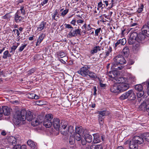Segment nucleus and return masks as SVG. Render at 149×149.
Segmentation results:
<instances>
[{
  "instance_id": "6",
  "label": "nucleus",
  "mask_w": 149,
  "mask_h": 149,
  "mask_svg": "<svg viewBox=\"0 0 149 149\" xmlns=\"http://www.w3.org/2000/svg\"><path fill=\"white\" fill-rule=\"evenodd\" d=\"M89 67L87 66H85L81 68L80 69L77 71V72L83 77H86L89 72L88 69Z\"/></svg>"
},
{
  "instance_id": "48",
  "label": "nucleus",
  "mask_w": 149,
  "mask_h": 149,
  "mask_svg": "<svg viewBox=\"0 0 149 149\" xmlns=\"http://www.w3.org/2000/svg\"><path fill=\"white\" fill-rule=\"evenodd\" d=\"M106 111H101L99 112V116H101L102 117L103 116H105L106 114Z\"/></svg>"
},
{
  "instance_id": "16",
  "label": "nucleus",
  "mask_w": 149,
  "mask_h": 149,
  "mask_svg": "<svg viewBox=\"0 0 149 149\" xmlns=\"http://www.w3.org/2000/svg\"><path fill=\"white\" fill-rule=\"evenodd\" d=\"M58 9H56L53 12L51 15L52 17V20H55L57 21L59 18V14L58 13Z\"/></svg>"
},
{
  "instance_id": "59",
  "label": "nucleus",
  "mask_w": 149,
  "mask_h": 149,
  "mask_svg": "<svg viewBox=\"0 0 149 149\" xmlns=\"http://www.w3.org/2000/svg\"><path fill=\"white\" fill-rule=\"evenodd\" d=\"M81 143L82 145H84L86 144L87 141H86V140L84 139H81Z\"/></svg>"
},
{
  "instance_id": "61",
  "label": "nucleus",
  "mask_w": 149,
  "mask_h": 149,
  "mask_svg": "<svg viewBox=\"0 0 149 149\" xmlns=\"http://www.w3.org/2000/svg\"><path fill=\"white\" fill-rule=\"evenodd\" d=\"M35 71V69L33 68H32L29 71V74H31L33 73Z\"/></svg>"
},
{
  "instance_id": "26",
  "label": "nucleus",
  "mask_w": 149,
  "mask_h": 149,
  "mask_svg": "<svg viewBox=\"0 0 149 149\" xmlns=\"http://www.w3.org/2000/svg\"><path fill=\"white\" fill-rule=\"evenodd\" d=\"M19 45V43H17L15 44V45H13L11 47V50L10 51V52L11 53L12 55H13L15 52V50L17 47Z\"/></svg>"
},
{
  "instance_id": "37",
  "label": "nucleus",
  "mask_w": 149,
  "mask_h": 149,
  "mask_svg": "<svg viewBox=\"0 0 149 149\" xmlns=\"http://www.w3.org/2000/svg\"><path fill=\"white\" fill-rule=\"evenodd\" d=\"M143 137L144 139L149 142V133H146L143 134Z\"/></svg>"
},
{
  "instance_id": "38",
  "label": "nucleus",
  "mask_w": 149,
  "mask_h": 149,
  "mask_svg": "<svg viewBox=\"0 0 149 149\" xmlns=\"http://www.w3.org/2000/svg\"><path fill=\"white\" fill-rule=\"evenodd\" d=\"M88 75H89L91 78H95L97 77L95 73L90 71H89V72L88 73Z\"/></svg>"
},
{
  "instance_id": "52",
  "label": "nucleus",
  "mask_w": 149,
  "mask_h": 149,
  "mask_svg": "<svg viewBox=\"0 0 149 149\" xmlns=\"http://www.w3.org/2000/svg\"><path fill=\"white\" fill-rule=\"evenodd\" d=\"M138 24L136 23L132 24L130 25L131 27H133L132 28H138Z\"/></svg>"
},
{
  "instance_id": "62",
  "label": "nucleus",
  "mask_w": 149,
  "mask_h": 149,
  "mask_svg": "<svg viewBox=\"0 0 149 149\" xmlns=\"http://www.w3.org/2000/svg\"><path fill=\"white\" fill-rule=\"evenodd\" d=\"M103 4L102 3L101 1L98 3L97 6L98 8H101L102 7Z\"/></svg>"
},
{
  "instance_id": "63",
  "label": "nucleus",
  "mask_w": 149,
  "mask_h": 149,
  "mask_svg": "<svg viewBox=\"0 0 149 149\" xmlns=\"http://www.w3.org/2000/svg\"><path fill=\"white\" fill-rule=\"evenodd\" d=\"M48 0H44L41 3L42 6H43L45 4H46L48 1Z\"/></svg>"
},
{
  "instance_id": "3",
  "label": "nucleus",
  "mask_w": 149,
  "mask_h": 149,
  "mask_svg": "<svg viewBox=\"0 0 149 149\" xmlns=\"http://www.w3.org/2000/svg\"><path fill=\"white\" fill-rule=\"evenodd\" d=\"M26 111L24 109L17 111L14 116L13 122L16 125H19L22 122L26 120Z\"/></svg>"
},
{
  "instance_id": "9",
  "label": "nucleus",
  "mask_w": 149,
  "mask_h": 149,
  "mask_svg": "<svg viewBox=\"0 0 149 149\" xmlns=\"http://www.w3.org/2000/svg\"><path fill=\"white\" fill-rule=\"evenodd\" d=\"M14 20L16 23H19L23 21L24 17L21 16L19 10H17L14 15Z\"/></svg>"
},
{
  "instance_id": "49",
  "label": "nucleus",
  "mask_w": 149,
  "mask_h": 149,
  "mask_svg": "<svg viewBox=\"0 0 149 149\" xmlns=\"http://www.w3.org/2000/svg\"><path fill=\"white\" fill-rule=\"evenodd\" d=\"M120 41L119 40H118L117 42L115 43L114 47L115 48H117L120 46Z\"/></svg>"
},
{
  "instance_id": "39",
  "label": "nucleus",
  "mask_w": 149,
  "mask_h": 149,
  "mask_svg": "<svg viewBox=\"0 0 149 149\" xmlns=\"http://www.w3.org/2000/svg\"><path fill=\"white\" fill-rule=\"evenodd\" d=\"M123 52L124 54L128 55L129 53V49L128 47H126L123 49Z\"/></svg>"
},
{
  "instance_id": "56",
  "label": "nucleus",
  "mask_w": 149,
  "mask_h": 149,
  "mask_svg": "<svg viewBox=\"0 0 149 149\" xmlns=\"http://www.w3.org/2000/svg\"><path fill=\"white\" fill-rule=\"evenodd\" d=\"M35 96V93H31L29 94L28 97L29 98L33 99Z\"/></svg>"
},
{
  "instance_id": "47",
  "label": "nucleus",
  "mask_w": 149,
  "mask_h": 149,
  "mask_svg": "<svg viewBox=\"0 0 149 149\" xmlns=\"http://www.w3.org/2000/svg\"><path fill=\"white\" fill-rule=\"evenodd\" d=\"M69 10L66 9L64 10L61 13V15L62 16H64L68 12Z\"/></svg>"
},
{
  "instance_id": "45",
  "label": "nucleus",
  "mask_w": 149,
  "mask_h": 149,
  "mask_svg": "<svg viewBox=\"0 0 149 149\" xmlns=\"http://www.w3.org/2000/svg\"><path fill=\"white\" fill-rule=\"evenodd\" d=\"M81 29H76L74 30L75 33V36H77L78 35H79L80 36L81 35Z\"/></svg>"
},
{
  "instance_id": "31",
  "label": "nucleus",
  "mask_w": 149,
  "mask_h": 149,
  "mask_svg": "<svg viewBox=\"0 0 149 149\" xmlns=\"http://www.w3.org/2000/svg\"><path fill=\"white\" fill-rule=\"evenodd\" d=\"M100 47L99 46H96L94 47L93 49L91 51V53L92 54H94L97 53L98 51H100Z\"/></svg>"
},
{
  "instance_id": "21",
  "label": "nucleus",
  "mask_w": 149,
  "mask_h": 149,
  "mask_svg": "<svg viewBox=\"0 0 149 149\" xmlns=\"http://www.w3.org/2000/svg\"><path fill=\"white\" fill-rule=\"evenodd\" d=\"M26 119L29 121H31L33 117L31 112L30 111H26Z\"/></svg>"
},
{
  "instance_id": "28",
  "label": "nucleus",
  "mask_w": 149,
  "mask_h": 149,
  "mask_svg": "<svg viewBox=\"0 0 149 149\" xmlns=\"http://www.w3.org/2000/svg\"><path fill=\"white\" fill-rule=\"evenodd\" d=\"M84 139L87 142L91 143L92 140V136L89 134H85L84 135Z\"/></svg>"
},
{
  "instance_id": "13",
  "label": "nucleus",
  "mask_w": 149,
  "mask_h": 149,
  "mask_svg": "<svg viewBox=\"0 0 149 149\" xmlns=\"http://www.w3.org/2000/svg\"><path fill=\"white\" fill-rule=\"evenodd\" d=\"M142 32L146 36L149 37V21L147 23V25H144L142 29Z\"/></svg>"
},
{
  "instance_id": "12",
  "label": "nucleus",
  "mask_w": 149,
  "mask_h": 149,
  "mask_svg": "<svg viewBox=\"0 0 149 149\" xmlns=\"http://www.w3.org/2000/svg\"><path fill=\"white\" fill-rule=\"evenodd\" d=\"M132 139L137 144L142 143L143 142V139H144L143 137V134L142 135V137L136 136L134 137Z\"/></svg>"
},
{
  "instance_id": "60",
  "label": "nucleus",
  "mask_w": 149,
  "mask_h": 149,
  "mask_svg": "<svg viewBox=\"0 0 149 149\" xmlns=\"http://www.w3.org/2000/svg\"><path fill=\"white\" fill-rule=\"evenodd\" d=\"M3 18L4 19H9L10 17V16H9L8 15V14H6V15H5L3 16Z\"/></svg>"
},
{
  "instance_id": "50",
  "label": "nucleus",
  "mask_w": 149,
  "mask_h": 149,
  "mask_svg": "<svg viewBox=\"0 0 149 149\" xmlns=\"http://www.w3.org/2000/svg\"><path fill=\"white\" fill-rule=\"evenodd\" d=\"M101 29V28H99L96 29L95 31V36H97L98 35L99 33L100 32V31Z\"/></svg>"
},
{
  "instance_id": "54",
  "label": "nucleus",
  "mask_w": 149,
  "mask_h": 149,
  "mask_svg": "<svg viewBox=\"0 0 149 149\" xmlns=\"http://www.w3.org/2000/svg\"><path fill=\"white\" fill-rule=\"evenodd\" d=\"M27 44H25L21 46L19 49V51L21 52L23 50L24 48L26 46Z\"/></svg>"
},
{
  "instance_id": "20",
  "label": "nucleus",
  "mask_w": 149,
  "mask_h": 149,
  "mask_svg": "<svg viewBox=\"0 0 149 149\" xmlns=\"http://www.w3.org/2000/svg\"><path fill=\"white\" fill-rule=\"evenodd\" d=\"M46 22L42 21L41 22L37 27V30L41 31L46 28Z\"/></svg>"
},
{
  "instance_id": "41",
  "label": "nucleus",
  "mask_w": 149,
  "mask_h": 149,
  "mask_svg": "<svg viewBox=\"0 0 149 149\" xmlns=\"http://www.w3.org/2000/svg\"><path fill=\"white\" fill-rule=\"evenodd\" d=\"M143 4L142 3L141 4H140V6L138 8L136 12L139 13H141L143 11Z\"/></svg>"
},
{
  "instance_id": "24",
  "label": "nucleus",
  "mask_w": 149,
  "mask_h": 149,
  "mask_svg": "<svg viewBox=\"0 0 149 149\" xmlns=\"http://www.w3.org/2000/svg\"><path fill=\"white\" fill-rule=\"evenodd\" d=\"M13 55L12 54H10L8 51L7 50L3 52L2 58L4 59H7L8 57H11Z\"/></svg>"
},
{
  "instance_id": "11",
  "label": "nucleus",
  "mask_w": 149,
  "mask_h": 149,
  "mask_svg": "<svg viewBox=\"0 0 149 149\" xmlns=\"http://www.w3.org/2000/svg\"><path fill=\"white\" fill-rule=\"evenodd\" d=\"M120 93L127 90L129 88L130 86L128 84L122 82L119 84Z\"/></svg>"
},
{
  "instance_id": "33",
  "label": "nucleus",
  "mask_w": 149,
  "mask_h": 149,
  "mask_svg": "<svg viewBox=\"0 0 149 149\" xmlns=\"http://www.w3.org/2000/svg\"><path fill=\"white\" fill-rule=\"evenodd\" d=\"M67 37L69 38L72 37H76L74 30H71L69 33L68 34Z\"/></svg>"
},
{
  "instance_id": "5",
  "label": "nucleus",
  "mask_w": 149,
  "mask_h": 149,
  "mask_svg": "<svg viewBox=\"0 0 149 149\" xmlns=\"http://www.w3.org/2000/svg\"><path fill=\"white\" fill-rule=\"evenodd\" d=\"M136 98V95L134 91L132 90H130L124 93L119 98L121 100L128 98L130 100H134Z\"/></svg>"
},
{
  "instance_id": "22",
  "label": "nucleus",
  "mask_w": 149,
  "mask_h": 149,
  "mask_svg": "<svg viewBox=\"0 0 149 149\" xmlns=\"http://www.w3.org/2000/svg\"><path fill=\"white\" fill-rule=\"evenodd\" d=\"M45 36V34L43 33H41L39 36L36 43V45L37 46L39 45L40 43L42 42L44 37Z\"/></svg>"
},
{
  "instance_id": "7",
  "label": "nucleus",
  "mask_w": 149,
  "mask_h": 149,
  "mask_svg": "<svg viewBox=\"0 0 149 149\" xmlns=\"http://www.w3.org/2000/svg\"><path fill=\"white\" fill-rule=\"evenodd\" d=\"M135 88L138 91L137 93V97H142L144 94L142 86L141 84L136 85L135 86Z\"/></svg>"
},
{
  "instance_id": "42",
  "label": "nucleus",
  "mask_w": 149,
  "mask_h": 149,
  "mask_svg": "<svg viewBox=\"0 0 149 149\" xmlns=\"http://www.w3.org/2000/svg\"><path fill=\"white\" fill-rule=\"evenodd\" d=\"M19 10L20 12V11L21 13H20V14L21 15H25V10L24 9V7L21 6L20 7V9Z\"/></svg>"
},
{
  "instance_id": "57",
  "label": "nucleus",
  "mask_w": 149,
  "mask_h": 149,
  "mask_svg": "<svg viewBox=\"0 0 149 149\" xmlns=\"http://www.w3.org/2000/svg\"><path fill=\"white\" fill-rule=\"evenodd\" d=\"M65 25L66 28L68 29H72L73 28L72 26L70 24H65Z\"/></svg>"
},
{
  "instance_id": "35",
  "label": "nucleus",
  "mask_w": 149,
  "mask_h": 149,
  "mask_svg": "<svg viewBox=\"0 0 149 149\" xmlns=\"http://www.w3.org/2000/svg\"><path fill=\"white\" fill-rule=\"evenodd\" d=\"M74 136V139L78 141H80L81 139V136L79 133H75Z\"/></svg>"
},
{
  "instance_id": "51",
  "label": "nucleus",
  "mask_w": 149,
  "mask_h": 149,
  "mask_svg": "<svg viewBox=\"0 0 149 149\" xmlns=\"http://www.w3.org/2000/svg\"><path fill=\"white\" fill-rule=\"evenodd\" d=\"M80 127H75V131L76 132V133H79L80 134L82 130L81 129Z\"/></svg>"
},
{
  "instance_id": "34",
  "label": "nucleus",
  "mask_w": 149,
  "mask_h": 149,
  "mask_svg": "<svg viewBox=\"0 0 149 149\" xmlns=\"http://www.w3.org/2000/svg\"><path fill=\"white\" fill-rule=\"evenodd\" d=\"M52 125V122L47 121L44 120L43 123V125L46 128H49L51 127Z\"/></svg>"
},
{
  "instance_id": "10",
  "label": "nucleus",
  "mask_w": 149,
  "mask_h": 149,
  "mask_svg": "<svg viewBox=\"0 0 149 149\" xmlns=\"http://www.w3.org/2000/svg\"><path fill=\"white\" fill-rule=\"evenodd\" d=\"M43 117L42 116H40L38 118H34L32 120L31 122V125L33 126H36L42 123L43 121Z\"/></svg>"
},
{
  "instance_id": "55",
  "label": "nucleus",
  "mask_w": 149,
  "mask_h": 149,
  "mask_svg": "<svg viewBox=\"0 0 149 149\" xmlns=\"http://www.w3.org/2000/svg\"><path fill=\"white\" fill-rule=\"evenodd\" d=\"M13 147V149H21V146L20 145H14Z\"/></svg>"
},
{
  "instance_id": "36",
  "label": "nucleus",
  "mask_w": 149,
  "mask_h": 149,
  "mask_svg": "<svg viewBox=\"0 0 149 149\" xmlns=\"http://www.w3.org/2000/svg\"><path fill=\"white\" fill-rule=\"evenodd\" d=\"M114 79L116 80V82L115 83L120 84L123 82V77H116Z\"/></svg>"
},
{
  "instance_id": "18",
  "label": "nucleus",
  "mask_w": 149,
  "mask_h": 149,
  "mask_svg": "<svg viewBox=\"0 0 149 149\" xmlns=\"http://www.w3.org/2000/svg\"><path fill=\"white\" fill-rule=\"evenodd\" d=\"M27 145L33 149L37 148L36 143L31 139H29L27 141Z\"/></svg>"
},
{
  "instance_id": "1",
  "label": "nucleus",
  "mask_w": 149,
  "mask_h": 149,
  "mask_svg": "<svg viewBox=\"0 0 149 149\" xmlns=\"http://www.w3.org/2000/svg\"><path fill=\"white\" fill-rule=\"evenodd\" d=\"M60 120L57 118H54L53 120L52 125L54 127L56 130H59L61 126V133L65 136H67L69 134H72L74 131L73 127L68 125L67 121H62L60 125Z\"/></svg>"
},
{
  "instance_id": "53",
  "label": "nucleus",
  "mask_w": 149,
  "mask_h": 149,
  "mask_svg": "<svg viewBox=\"0 0 149 149\" xmlns=\"http://www.w3.org/2000/svg\"><path fill=\"white\" fill-rule=\"evenodd\" d=\"M146 82L148 84L147 86V93L149 95V79L146 81Z\"/></svg>"
},
{
  "instance_id": "46",
  "label": "nucleus",
  "mask_w": 149,
  "mask_h": 149,
  "mask_svg": "<svg viewBox=\"0 0 149 149\" xmlns=\"http://www.w3.org/2000/svg\"><path fill=\"white\" fill-rule=\"evenodd\" d=\"M120 41V44L121 45H124L126 42V40L125 38H123L119 40Z\"/></svg>"
},
{
  "instance_id": "17",
  "label": "nucleus",
  "mask_w": 149,
  "mask_h": 149,
  "mask_svg": "<svg viewBox=\"0 0 149 149\" xmlns=\"http://www.w3.org/2000/svg\"><path fill=\"white\" fill-rule=\"evenodd\" d=\"M1 111L2 112L5 116H8L10 114V110L8 107L7 106H3L1 107Z\"/></svg>"
},
{
  "instance_id": "64",
  "label": "nucleus",
  "mask_w": 149,
  "mask_h": 149,
  "mask_svg": "<svg viewBox=\"0 0 149 149\" xmlns=\"http://www.w3.org/2000/svg\"><path fill=\"white\" fill-rule=\"evenodd\" d=\"M76 20L75 19H73L70 22V23L74 26L76 25Z\"/></svg>"
},
{
  "instance_id": "29",
  "label": "nucleus",
  "mask_w": 149,
  "mask_h": 149,
  "mask_svg": "<svg viewBox=\"0 0 149 149\" xmlns=\"http://www.w3.org/2000/svg\"><path fill=\"white\" fill-rule=\"evenodd\" d=\"M53 118V115L52 114H48L45 116V118L44 120L47 121L52 122V120Z\"/></svg>"
},
{
  "instance_id": "15",
  "label": "nucleus",
  "mask_w": 149,
  "mask_h": 149,
  "mask_svg": "<svg viewBox=\"0 0 149 149\" xmlns=\"http://www.w3.org/2000/svg\"><path fill=\"white\" fill-rule=\"evenodd\" d=\"M129 147L130 149H137V144L132 139L130 141L129 144Z\"/></svg>"
},
{
  "instance_id": "32",
  "label": "nucleus",
  "mask_w": 149,
  "mask_h": 149,
  "mask_svg": "<svg viewBox=\"0 0 149 149\" xmlns=\"http://www.w3.org/2000/svg\"><path fill=\"white\" fill-rule=\"evenodd\" d=\"M91 149H103L102 146L101 145L95 144L92 145L90 147Z\"/></svg>"
},
{
  "instance_id": "58",
  "label": "nucleus",
  "mask_w": 149,
  "mask_h": 149,
  "mask_svg": "<svg viewBox=\"0 0 149 149\" xmlns=\"http://www.w3.org/2000/svg\"><path fill=\"white\" fill-rule=\"evenodd\" d=\"M93 28L91 26L90 24H89L87 26L86 30V31H89L92 29Z\"/></svg>"
},
{
  "instance_id": "14",
  "label": "nucleus",
  "mask_w": 149,
  "mask_h": 149,
  "mask_svg": "<svg viewBox=\"0 0 149 149\" xmlns=\"http://www.w3.org/2000/svg\"><path fill=\"white\" fill-rule=\"evenodd\" d=\"M142 110H145L148 112V115L149 116V103L147 104L146 102H143L139 107Z\"/></svg>"
},
{
  "instance_id": "25",
  "label": "nucleus",
  "mask_w": 149,
  "mask_h": 149,
  "mask_svg": "<svg viewBox=\"0 0 149 149\" xmlns=\"http://www.w3.org/2000/svg\"><path fill=\"white\" fill-rule=\"evenodd\" d=\"M8 141L12 143L13 145H15L16 143L17 140L16 138L14 136H11L9 137L8 139Z\"/></svg>"
},
{
  "instance_id": "23",
  "label": "nucleus",
  "mask_w": 149,
  "mask_h": 149,
  "mask_svg": "<svg viewBox=\"0 0 149 149\" xmlns=\"http://www.w3.org/2000/svg\"><path fill=\"white\" fill-rule=\"evenodd\" d=\"M118 74L116 72L114 71H111L108 73V75L109 77L113 79H115L117 77Z\"/></svg>"
},
{
  "instance_id": "19",
  "label": "nucleus",
  "mask_w": 149,
  "mask_h": 149,
  "mask_svg": "<svg viewBox=\"0 0 149 149\" xmlns=\"http://www.w3.org/2000/svg\"><path fill=\"white\" fill-rule=\"evenodd\" d=\"M93 135L94 136L93 142L94 143H97L100 141L101 138L99 134H93Z\"/></svg>"
},
{
  "instance_id": "44",
  "label": "nucleus",
  "mask_w": 149,
  "mask_h": 149,
  "mask_svg": "<svg viewBox=\"0 0 149 149\" xmlns=\"http://www.w3.org/2000/svg\"><path fill=\"white\" fill-rule=\"evenodd\" d=\"M69 142L71 145H72L75 142V139L73 137H70L69 139Z\"/></svg>"
},
{
  "instance_id": "2",
  "label": "nucleus",
  "mask_w": 149,
  "mask_h": 149,
  "mask_svg": "<svg viewBox=\"0 0 149 149\" xmlns=\"http://www.w3.org/2000/svg\"><path fill=\"white\" fill-rule=\"evenodd\" d=\"M145 35L142 33L138 34L136 32H133L130 35L128 43L130 45H132L136 41L137 42L143 43L145 42Z\"/></svg>"
},
{
  "instance_id": "27",
  "label": "nucleus",
  "mask_w": 149,
  "mask_h": 149,
  "mask_svg": "<svg viewBox=\"0 0 149 149\" xmlns=\"http://www.w3.org/2000/svg\"><path fill=\"white\" fill-rule=\"evenodd\" d=\"M112 51V48L111 47H110L109 49L108 50H107L105 52V54L104 56L105 58H107L109 57L110 58L111 56V54Z\"/></svg>"
},
{
  "instance_id": "4",
  "label": "nucleus",
  "mask_w": 149,
  "mask_h": 149,
  "mask_svg": "<svg viewBox=\"0 0 149 149\" xmlns=\"http://www.w3.org/2000/svg\"><path fill=\"white\" fill-rule=\"evenodd\" d=\"M113 60L115 63L113 64L111 68L114 70H118L122 69L123 67L118 66V64H124L126 63V61L124 58L120 55L116 56Z\"/></svg>"
},
{
  "instance_id": "40",
  "label": "nucleus",
  "mask_w": 149,
  "mask_h": 149,
  "mask_svg": "<svg viewBox=\"0 0 149 149\" xmlns=\"http://www.w3.org/2000/svg\"><path fill=\"white\" fill-rule=\"evenodd\" d=\"M58 57L63 58L65 56L66 54L64 52L60 51L57 53Z\"/></svg>"
},
{
  "instance_id": "8",
  "label": "nucleus",
  "mask_w": 149,
  "mask_h": 149,
  "mask_svg": "<svg viewBox=\"0 0 149 149\" xmlns=\"http://www.w3.org/2000/svg\"><path fill=\"white\" fill-rule=\"evenodd\" d=\"M110 90L111 92L114 93H120L119 84L114 83L110 87Z\"/></svg>"
},
{
  "instance_id": "30",
  "label": "nucleus",
  "mask_w": 149,
  "mask_h": 149,
  "mask_svg": "<svg viewBox=\"0 0 149 149\" xmlns=\"http://www.w3.org/2000/svg\"><path fill=\"white\" fill-rule=\"evenodd\" d=\"M134 43L135 44L134 46V48L136 51H138L140 49L141 45L143 43L137 42L136 41Z\"/></svg>"
},
{
  "instance_id": "43",
  "label": "nucleus",
  "mask_w": 149,
  "mask_h": 149,
  "mask_svg": "<svg viewBox=\"0 0 149 149\" xmlns=\"http://www.w3.org/2000/svg\"><path fill=\"white\" fill-rule=\"evenodd\" d=\"M104 118L102 117L101 116H99V121L100 124L101 125H102L104 123Z\"/></svg>"
}]
</instances>
